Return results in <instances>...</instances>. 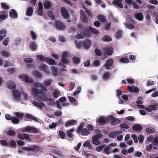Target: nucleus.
<instances>
[{"label":"nucleus","mask_w":158,"mask_h":158,"mask_svg":"<svg viewBox=\"0 0 158 158\" xmlns=\"http://www.w3.org/2000/svg\"><path fill=\"white\" fill-rule=\"evenodd\" d=\"M113 118V116L110 115H109L106 118L102 116L97 120L96 123L100 126H103L107 122L110 121Z\"/></svg>","instance_id":"obj_1"},{"label":"nucleus","mask_w":158,"mask_h":158,"mask_svg":"<svg viewBox=\"0 0 158 158\" xmlns=\"http://www.w3.org/2000/svg\"><path fill=\"white\" fill-rule=\"evenodd\" d=\"M46 92H45V91H44V90L38 89L36 88H33L32 89L31 91L32 94L36 99H38V98H40V97L38 95L42 94Z\"/></svg>","instance_id":"obj_2"},{"label":"nucleus","mask_w":158,"mask_h":158,"mask_svg":"<svg viewBox=\"0 0 158 158\" xmlns=\"http://www.w3.org/2000/svg\"><path fill=\"white\" fill-rule=\"evenodd\" d=\"M22 132L27 133H36L38 132V130L36 128L33 127L26 126L24 128H22L20 130Z\"/></svg>","instance_id":"obj_3"},{"label":"nucleus","mask_w":158,"mask_h":158,"mask_svg":"<svg viewBox=\"0 0 158 158\" xmlns=\"http://www.w3.org/2000/svg\"><path fill=\"white\" fill-rule=\"evenodd\" d=\"M19 77L26 83L32 84L33 81L31 78H30L29 76L26 74H23L19 75Z\"/></svg>","instance_id":"obj_4"},{"label":"nucleus","mask_w":158,"mask_h":158,"mask_svg":"<svg viewBox=\"0 0 158 158\" xmlns=\"http://www.w3.org/2000/svg\"><path fill=\"white\" fill-rule=\"evenodd\" d=\"M55 27L57 29L60 30H64L66 27L64 22L59 21L56 22Z\"/></svg>","instance_id":"obj_5"},{"label":"nucleus","mask_w":158,"mask_h":158,"mask_svg":"<svg viewBox=\"0 0 158 158\" xmlns=\"http://www.w3.org/2000/svg\"><path fill=\"white\" fill-rule=\"evenodd\" d=\"M60 13L62 16L65 19H68L70 17V15L66 9L63 7L60 8Z\"/></svg>","instance_id":"obj_6"},{"label":"nucleus","mask_w":158,"mask_h":158,"mask_svg":"<svg viewBox=\"0 0 158 158\" xmlns=\"http://www.w3.org/2000/svg\"><path fill=\"white\" fill-rule=\"evenodd\" d=\"M113 60L112 58H109L106 60L104 67L106 69L109 70L114 64Z\"/></svg>","instance_id":"obj_7"},{"label":"nucleus","mask_w":158,"mask_h":158,"mask_svg":"<svg viewBox=\"0 0 158 158\" xmlns=\"http://www.w3.org/2000/svg\"><path fill=\"white\" fill-rule=\"evenodd\" d=\"M22 149L24 150L29 151H38L40 150V148L34 145L32 148H30L29 147H22Z\"/></svg>","instance_id":"obj_8"},{"label":"nucleus","mask_w":158,"mask_h":158,"mask_svg":"<svg viewBox=\"0 0 158 158\" xmlns=\"http://www.w3.org/2000/svg\"><path fill=\"white\" fill-rule=\"evenodd\" d=\"M6 86L8 88L12 90H14L16 88L15 84L12 81H9L7 82Z\"/></svg>","instance_id":"obj_9"},{"label":"nucleus","mask_w":158,"mask_h":158,"mask_svg":"<svg viewBox=\"0 0 158 158\" xmlns=\"http://www.w3.org/2000/svg\"><path fill=\"white\" fill-rule=\"evenodd\" d=\"M34 87H40L41 89H40L44 90L45 91V92H47V87L44 85H43L41 83H35L33 84Z\"/></svg>","instance_id":"obj_10"},{"label":"nucleus","mask_w":158,"mask_h":158,"mask_svg":"<svg viewBox=\"0 0 158 158\" xmlns=\"http://www.w3.org/2000/svg\"><path fill=\"white\" fill-rule=\"evenodd\" d=\"M144 109L148 112H150L152 111V110H157V107L155 105H150L148 106V108L145 107Z\"/></svg>","instance_id":"obj_11"},{"label":"nucleus","mask_w":158,"mask_h":158,"mask_svg":"<svg viewBox=\"0 0 158 158\" xmlns=\"http://www.w3.org/2000/svg\"><path fill=\"white\" fill-rule=\"evenodd\" d=\"M81 17V19L83 22L86 23L88 21V18L86 15L84 13L82 10H80Z\"/></svg>","instance_id":"obj_12"},{"label":"nucleus","mask_w":158,"mask_h":158,"mask_svg":"<svg viewBox=\"0 0 158 158\" xmlns=\"http://www.w3.org/2000/svg\"><path fill=\"white\" fill-rule=\"evenodd\" d=\"M91 44V41L87 39L84 41L83 45L85 48L88 49L90 47Z\"/></svg>","instance_id":"obj_13"},{"label":"nucleus","mask_w":158,"mask_h":158,"mask_svg":"<svg viewBox=\"0 0 158 158\" xmlns=\"http://www.w3.org/2000/svg\"><path fill=\"white\" fill-rule=\"evenodd\" d=\"M104 51L105 54L108 55H111L114 52V50L112 48H104Z\"/></svg>","instance_id":"obj_14"},{"label":"nucleus","mask_w":158,"mask_h":158,"mask_svg":"<svg viewBox=\"0 0 158 158\" xmlns=\"http://www.w3.org/2000/svg\"><path fill=\"white\" fill-rule=\"evenodd\" d=\"M128 89L131 92L138 93L139 92V89L137 87H134L132 86L128 85L127 87Z\"/></svg>","instance_id":"obj_15"},{"label":"nucleus","mask_w":158,"mask_h":158,"mask_svg":"<svg viewBox=\"0 0 158 158\" xmlns=\"http://www.w3.org/2000/svg\"><path fill=\"white\" fill-rule=\"evenodd\" d=\"M8 16L7 12L4 11H2L0 12V19L1 20H5Z\"/></svg>","instance_id":"obj_16"},{"label":"nucleus","mask_w":158,"mask_h":158,"mask_svg":"<svg viewBox=\"0 0 158 158\" xmlns=\"http://www.w3.org/2000/svg\"><path fill=\"white\" fill-rule=\"evenodd\" d=\"M44 8L45 9H49L52 6V4L51 2L48 1H46L43 3Z\"/></svg>","instance_id":"obj_17"},{"label":"nucleus","mask_w":158,"mask_h":158,"mask_svg":"<svg viewBox=\"0 0 158 158\" xmlns=\"http://www.w3.org/2000/svg\"><path fill=\"white\" fill-rule=\"evenodd\" d=\"M132 129L135 131L140 132L142 129L143 127L140 124H136L133 126Z\"/></svg>","instance_id":"obj_18"},{"label":"nucleus","mask_w":158,"mask_h":158,"mask_svg":"<svg viewBox=\"0 0 158 158\" xmlns=\"http://www.w3.org/2000/svg\"><path fill=\"white\" fill-rule=\"evenodd\" d=\"M122 0H114L113 1L112 3L117 6L119 8H123V5L121 3Z\"/></svg>","instance_id":"obj_19"},{"label":"nucleus","mask_w":158,"mask_h":158,"mask_svg":"<svg viewBox=\"0 0 158 158\" xmlns=\"http://www.w3.org/2000/svg\"><path fill=\"white\" fill-rule=\"evenodd\" d=\"M10 16L12 18L14 19H16L18 16V14L15 10L12 9L10 12Z\"/></svg>","instance_id":"obj_20"},{"label":"nucleus","mask_w":158,"mask_h":158,"mask_svg":"<svg viewBox=\"0 0 158 158\" xmlns=\"http://www.w3.org/2000/svg\"><path fill=\"white\" fill-rule=\"evenodd\" d=\"M92 142L95 145H99L100 144V142L99 140V139H99L94 136L92 137Z\"/></svg>","instance_id":"obj_21"},{"label":"nucleus","mask_w":158,"mask_h":158,"mask_svg":"<svg viewBox=\"0 0 158 158\" xmlns=\"http://www.w3.org/2000/svg\"><path fill=\"white\" fill-rule=\"evenodd\" d=\"M135 18L138 20L142 21L143 18V15L141 12L135 13Z\"/></svg>","instance_id":"obj_22"},{"label":"nucleus","mask_w":158,"mask_h":158,"mask_svg":"<svg viewBox=\"0 0 158 158\" xmlns=\"http://www.w3.org/2000/svg\"><path fill=\"white\" fill-rule=\"evenodd\" d=\"M77 123V122L76 120L72 119L67 121L65 124V126L66 127H67L70 125H73Z\"/></svg>","instance_id":"obj_23"},{"label":"nucleus","mask_w":158,"mask_h":158,"mask_svg":"<svg viewBox=\"0 0 158 158\" xmlns=\"http://www.w3.org/2000/svg\"><path fill=\"white\" fill-rule=\"evenodd\" d=\"M13 97L15 99L19 98L21 96V93L18 90H15L13 92Z\"/></svg>","instance_id":"obj_24"},{"label":"nucleus","mask_w":158,"mask_h":158,"mask_svg":"<svg viewBox=\"0 0 158 158\" xmlns=\"http://www.w3.org/2000/svg\"><path fill=\"white\" fill-rule=\"evenodd\" d=\"M80 132L81 135L83 136H87L90 133L89 131L86 128H83L81 130Z\"/></svg>","instance_id":"obj_25"},{"label":"nucleus","mask_w":158,"mask_h":158,"mask_svg":"<svg viewBox=\"0 0 158 158\" xmlns=\"http://www.w3.org/2000/svg\"><path fill=\"white\" fill-rule=\"evenodd\" d=\"M46 59L45 62H47L49 64L51 65L57 64V63H55V61L54 59L48 57H46Z\"/></svg>","instance_id":"obj_26"},{"label":"nucleus","mask_w":158,"mask_h":158,"mask_svg":"<svg viewBox=\"0 0 158 158\" xmlns=\"http://www.w3.org/2000/svg\"><path fill=\"white\" fill-rule=\"evenodd\" d=\"M29 46L32 51H35L37 47L36 43L35 42L32 41L30 42Z\"/></svg>","instance_id":"obj_27"},{"label":"nucleus","mask_w":158,"mask_h":158,"mask_svg":"<svg viewBox=\"0 0 158 158\" xmlns=\"http://www.w3.org/2000/svg\"><path fill=\"white\" fill-rule=\"evenodd\" d=\"M111 120H112L111 122V124L113 125H115L117 124H118L121 123V121L118 119L114 118L113 117V118Z\"/></svg>","instance_id":"obj_28"},{"label":"nucleus","mask_w":158,"mask_h":158,"mask_svg":"<svg viewBox=\"0 0 158 158\" xmlns=\"http://www.w3.org/2000/svg\"><path fill=\"white\" fill-rule=\"evenodd\" d=\"M33 11V9L32 7H28L27 10L26 15L28 16H31L32 15Z\"/></svg>","instance_id":"obj_29"},{"label":"nucleus","mask_w":158,"mask_h":158,"mask_svg":"<svg viewBox=\"0 0 158 158\" xmlns=\"http://www.w3.org/2000/svg\"><path fill=\"white\" fill-rule=\"evenodd\" d=\"M15 114L16 117L18 118V119H22L24 116V114L22 113H20L18 112H15Z\"/></svg>","instance_id":"obj_30"},{"label":"nucleus","mask_w":158,"mask_h":158,"mask_svg":"<svg viewBox=\"0 0 158 158\" xmlns=\"http://www.w3.org/2000/svg\"><path fill=\"white\" fill-rule=\"evenodd\" d=\"M94 131H95L96 133L95 135H94V136L99 139H101L102 137L101 131H100L97 129L95 130Z\"/></svg>","instance_id":"obj_31"},{"label":"nucleus","mask_w":158,"mask_h":158,"mask_svg":"<svg viewBox=\"0 0 158 158\" xmlns=\"http://www.w3.org/2000/svg\"><path fill=\"white\" fill-rule=\"evenodd\" d=\"M34 76L36 78H40L42 77V74L39 72L35 71L33 73Z\"/></svg>","instance_id":"obj_32"},{"label":"nucleus","mask_w":158,"mask_h":158,"mask_svg":"<svg viewBox=\"0 0 158 158\" xmlns=\"http://www.w3.org/2000/svg\"><path fill=\"white\" fill-rule=\"evenodd\" d=\"M97 19L102 22H105L107 21L105 17L103 15H98L97 17Z\"/></svg>","instance_id":"obj_33"},{"label":"nucleus","mask_w":158,"mask_h":158,"mask_svg":"<svg viewBox=\"0 0 158 158\" xmlns=\"http://www.w3.org/2000/svg\"><path fill=\"white\" fill-rule=\"evenodd\" d=\"M120 128L122 130L125 131L124 129H127L129 128V126L126 123H121L120 124L119 126Z\"/></svg>","instance_id":"obj_34"},{"label":"nucleus","mask_w":158,"mask_h":158,"mask_svg":"<svg viewBox=\"0 0 158 158\" xmlns=\"http://www.w3.org/2000/svg\"><path fill=\"white\" fill-rule=\"evenodd\" d=\"M112 40V38L108 35H105L102 38V41L105 42H110Z\"/></svg>","instance_id":"obj_35"},{"label":"nucleus","mask_w":158,"mask_h":158,"mask_svg":"<svg viewBox=\"0 0 158 158\" xmlns=\"http://www.w3.org/2000/svg\"><path fill=\"white\" fill-rule=\"evenodd\" d=\"M89 29L90 31L94 34H98L99 32L98 30L90 26H89Z\"/></svg>","instance_id":"obj_36"},{"label":"nucleus","mask_w":158,"mask_h":158,"mask_svg":"<svg viewBox=\"0 0 158 158\" xmlns=\"http://www.w3.org/2000/svg\"><path fill=\"white\" fill-rule=\"evenodd\" d=\"M48 16L52 20H54L55 18V15L53 14V12L52 11L49 10L48 12Z\"/></svg>","instance_id":"obj_37"},{"label":"nucleus","mask_w":158,"mask_h":158,"mask_svg":"<svg viewBox=\"0 0 158 158\" xmlns=\"http://www.w3.org/2000/svg\"><path fill=\"white\" fill-rule=\"evenodd\" d=\"M73 63L78 64L80 62V59L78 57L74 56L73 57Z\"/></svg>","instance_id":"obj_38"},{"label":"nucleus","mask_w":158,"mask_h":158,"mask_svg":"<svg viewBox=\"0 0 158 158\" xmlns=\"http://www.w3.org/2000/svg\"><path fill=\"white\" fill-rule=\"evenodd\" d=\"M30 35L33 40H35L37 39V35L36 33L33 31H30Z\"/></svg>","instance_id":"obj_39"},{"label":"nucleus","mask_w":158,"mask_h":158,"mask_svg":"<svg viewBox=\"0 0 158 158\" xmlns=\"http://www.w3.org/2000/svg\"><path fill=\"white\" fill-rule=\"evenodd\" d=\"M84 123H81L77 130V132L78 134H80L81 130L83 128V127H84Z\"/></svg>","instance_id":"obj_40"},{"label":"nucleus","mask_w":158,"mask_h":158,"mask_svg":"<svg viewBox=\"0 0 158 158\" xmlns=\"http://www.w3.org/2000/svg\"><path fill=\"white\" fill-rule=\"evenodd\" d=\"M75 43L77 47L78 48H80L83 45V43L82 41L77 42L76 40H75Z\"/></svg>","instance_id":"obj_41"},{"label":"nucleus","mask_w":158,"mask_h":158,"mask_svg":"<svg viewBox=\"0 0 158 158\" xmlns=\"http://www.w3.org/2000/svg\"><path fill=\"white\" fill-rule=\"evenodd\" d=\"M11 121L13 124H18L19 123V121L18 118L15 117H12Z\"/></svg>","instance_id":"obj_42"},{"label":"nucleus","mask_w":158,"mask_h":158,"mask_svg":"<svg viewBox=\"0 0 158 158\" xmlns=\"http://www.w3.org/2000/svg\"><path fill=\"white\" fill-rule=\"evenodd\" d=\"M39 68L42 70L45 71V72H47V66L44 64H41L39 67Z\"/></svg>","instance_id":"obj_43"},{"label":"nucleus","mask_w":158,"mask_h":158,"mask_svg":"<svg viewBox=\"0 0 158 158\" xmlns=\"http://www.w3.org/2000/svg\"><path fill=\"white\" fill-rule=\"evenodd\" d=\"M52 80L49 79L46 81H44V84L47 86H49L52 84Z\"/></svg>","instance_id":"obj_44"},{"label":"nucleus","mask_w":158,"mask_h":158,"mask_svg":"<svg viewBox=\"0 0 158 158\" xmlns=\"http://www.w3.org/2000/svg\"><path fill=\"white\" fill-rule=\"evenodd\" d=\"M7 134L10 136L14 137L16 135V132L13 130H9L8 131Z\"/></svg>","instance_id":"obj_45"},{"label":"nucleus","mask_w":158,"mask_h":158,"mask_svg":"<svg viewBox=\"0 0 158 158\" xmlns=\"http://www.w3.org/2000/svg\"><path fill=\"white\" fill-rule=\"evenodd\" d=\"M36 57L38 58L41 61H45L46 60V58L45 57L41 55H38L36 56Z\"/></svg>","instance_id":"obj_46"},{"label":"nucleus","mask_w":158,"mask_h":158,"mask_svg":"<svg viewBox=\"0 0 158 158\" xmlns=\"http://www.w3.org/2000/svg\"><path fill=\"white\" fill-rule=\"evenodd\" d=\"M85 36V34L82 31H81L80 34H77L76 37V38L77 39L81 38L83 39Z\"/></svg>","instance_id":"obj_47"},{"label":"nucleus","mask_w":158,"mask_h":158,"mask_svg":"<svg viewBox=\"0 0 158 158\" xmlns=\"http://www.w3.org/2000/svg\"><path fill=\"white\" fill-rule=\"evenodd\" d=\"M129 61V59L128 58H122L119 60V62L122 63H127Z\"/></svg>","instance_id":"obj_48"},{"label":"nucleus","mask_w":158,"mask_h":158,"mask_svg":"<svg viewBox=\"0 0 158 158\" xmlns=\"http://www.w3.org/2000/svg\"><path fill=\"white\" fill-rule=\"evenodd\" d=\"M95 52L96 55L98 56H101L102 54V52L100 49L96 48L95 50Z\"/></svg>","instance_id":"obj_49"},{"label":"nucleus","mask_w":158,"mask_h":158,"mask_svg":"<svg viewBox=\"0 0 158 158\" xmlns=\"http://www.w3.org/2000/svg\"><path fill=\"white\" fill-rule=\"evenodd\" d=\"M110 73L109 72H107L104 74L102 78L104 80L107 79L110 77Z\"/></svg>","instance_id":"obj_50"},{"label":"nucleus","mask_w":158,"mask_h":158,"mask_svg":"<svg viewBox=\"0 0 158 158\" xmlns=\"http://www.w3.org/2000/svg\"><path fill=\"white\" fill-rule=\"evenodd\" d=\"M110 148L108 146L106 147L104 150L105 153L106 154H109L111 152H110Z\"/></svg>","instance_id":"obj_51"},{"label":"nucleus","mask_w":158,"mask_h":158,"mask_svg":"<svg viewBox=\"0 0 158 158\" xmlns=\"http://www.w3.org/2000/svg\"><path fill=\"white\" fill-rule=\"evenodd\" d=\"M0 142L1 144L3 146L7 147H8L9 146V143H8L7 141L5 140H1Z\"/></svg>","instance_id":"obj_52"},{"label":"nucleus","mask_w":158,"mask_h":158,"mask_svg":"<svg viewBox=\"0 0 158 158\" xmlns=\"http://www.w3.org/2000/svg\"><path fill=\"white\" fill-rule=\"evenodd\" d=\"M126 27L128 29H132L135 27V26L133 24L130 23H125Z\"/></svg>","instance_id":"obj_53"},{"label":"nucleus","mask_w":158,"mask_h":158,"mask_svg":"<svg viewBox=\"0 0 158 158\" xmlns=\"http://www.w3.org/2000/svg\"><path fill=\"white\" fill-rule=\"evenodd\" d=\"M60 93L59 90L58 89H56L54 93L53 94V97L55 98H57L58 97Z\"/></svg>","instance_id":"obj_54"},{"label":"nucleus","mask_w":158,"mask_h":158,"mask_svg":"<svg viewBox=\"0 0 158 158\" xmlns=\"http://www.w3.org/2000/svg\"><path fill=\"white\" fill-rule=\"evenodd\" d=\"M10 41V38L8 37H6L4 40L3 42V44L5 46H7L8 44V43Z\"/></svg>","instance_id":"obj_55"},{"label":"nucleus","mask_w":158,"mask_h":158,"mask_svg":"<svg viewBox=\"0 0 158 158\" xmlns=\"http://www.w3.org/2000/svg\"><path fill=\"white\" fill-rule=\"evenodd\" d=\"M146 131L147 133H150L154 132L155 130L153 128L148 127L146 129Z\"/></svg>","instance_id":"obj_56"},{"label":"nucleus","mask_w":158,"mask_h":158,"mask_svg":"<svg viewBox=\"0 0 158 158\" xmlns=\"http://www.w3.org/2000/svg\"><path fill=\"white\" fill-rule=\"evenodd\" d=\"M10 147L15 148L16 146V142L14 140H11L9 144V146Z\"/></svg>","instance_id":"obj_57"},{"label":"nucleus","mask_w":158,"mask_h":158,"mask_svg":"<svg viewBox=\"0 0 158 158\" xmlns=\"http://www.w3.org/2000/svg\"><path fill=\"white\" fill-rule=\"evenodd\" d=\"M2 7L4 9L7 10L9 8V7L6 3L2 2L1 3Z\"/></svg>","instance_id":"obj_58"},{"label":"nucleus","mask_w":158,"mask_h":158,"mask_svg":"<svg viewBox=\"0 0 158 158\" xmlns=\"http://www.w3.org/2000/svg\"><path fill=\"white\" fill-rule=\"evenodd\" d=\"M105 147L104 145L100 146L96 148V150L98 152H101Z\"/></svg>","instance_id":"obj_59"},{"label":"nucleus","mask_w":158,"mask_h":158,"mask_svg":"<svg viewBox=\"0 0 158 158\" xmlns=\"http://www.w3.org/2000/svg\"><path fill=\"white\" fill-rule=\"evenodd\" d=\"M24 139L27 141H31V139L29 137V135L28 134H25L24 135Z\"/></svg>","instance_id":"obj_60"},{"label":"nucleus","mask_w":158,"mask_h":158,"mask_svg":"<svg viewBox=\"0 0 158 158\" xmlns=\"http://www.w3.org/2000/svg\"><path fill=\"white\" fill-rule=\"evenodd\" d=\"M21 39L19 38H16L15 40V44L16 46H18L19 44L21 42Z\"/></svg>","instance_id":"obj_61"},{"label":"nucleus","mask_w":158,"mask_h":158,"mask_svg":"<svg viewBox=\"0 0 158 158\" xmlns=\"http://www.w3.org/2000/svg\"><path fill=\"white\" fill-rule=\"evenodd\" d=\"M100 64V60H95L94 62L93 65L96 67H98Z\"/></svg>","instance_id":"obj_62"},{"label":"nucleus","mask_w":158,"mask_h":158,"mask_svg":"<svg viewBox=\"0 0 158 158\" xmlns=\"http://www.w3.org/2000/svg\"><path fill=\"white\" fill-rule=\"evenodd\" d=\"M61 60L63 64H67L69 62L67 58L62 57Z\"/></svg>","instance_id":"obj_63"},{"label":"nucleus","mask_w":158,"mask_h":158,"mask_svg":"<svg viewBox=\"0 0 158 158\" xmlns=\"http://www.w3.org/2000/svg\"><path fill=\"white\" fill-rule=\"evenodd\" d=\"M122 35V31H118L116 33V37L118 39L121 38Z\"/></svg>","instance_id":"obj_64"}]
</instances>
